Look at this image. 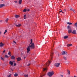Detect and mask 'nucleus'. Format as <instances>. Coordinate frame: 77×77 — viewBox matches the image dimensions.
Wrapping results in <instances>:
<instances>
[{
  "label": "nucleus",
  "mask_w": 77,
  "mask_h": 77,
  "mask_svg": "<svg viewBox=\"0 0 77 77\" xmlns=\"http://www.w3.org/2000/svg\"><path fill=\"white\" fill-rule=\"evenodd\" d=\"M35 48V45L34 43H33L32 44H30L29 46L27 48V53H29V51L31 49H34Z\"/></svg>",
  "instance_id": "nucleus-2"
},
{
  "label": "nucleus",
  "mask_w": 77,
  "mask_h": 77,
  "mask_svg": "<svg viewBox=\"0 0 77 77\" xmlns=\"http://www.w3.org/2000/svg\"><path fill=\"white\" fill-rule=\"evenodd\" d=\"M74 77H77V76H76L75 75V76H74Z\"/></svg>",
  "instance_id": "nucleus-48"
},
{
  "label": "nucleus",
  "mask_w": 77,
  "mask_h": 77,
  "mask_svg": "<svg viewBox=\"0 0 77 77\" xmlns=\"http://www.w3.org/2000/svg\"><path fill=\"white\" fill-rule=\"evenodd\" d=\"M51 54L50 55V57H51V59L50 60H48V61L45 63V67L48 66H49L51 63V60L53 58V53L51 52Z\"/></svg>",
  "instance_id": "nucleus-1"
},
{
  "label": "nucleus",
  "mask_w": 77,
  "mask_h": 77,
  "mask_svg": "<svg viewBox=\"0 0 77 77\" xmlns=\"http://www.w3.org/2000/svg\"><path fill=\"white\" fill-rule=\"evenodd\" d=\"M11 74H10L8 76V77H11Z\"/></svg>",
  "instance_id": "nucleus-34"
},
{
  "label": "nucleus",
  "mask_w": 77,
  "mask_h": 77,
  "mask_svg": "<svg viewBox=\"0 0 77 77\" xmlns=\"http://www.w3.org/2000/svg\"><path fill=\"white\" fill-rule=\"evenodd\" d=\"M4 44L2 42H1L0 44V47H3L4 45Z\"/></svg>",
  "instance_id": "nucleus-8"
},
{
  "label": "nucleus",
  "mask_w": 77,
  "mask_h": 77,
  "mask_svg": "<svg viewBox=\"0 0 77 77\" xmlns=\"http://www.w3.org/2000/svg\"><path fill=\"white\" fill-rule=\"evenodd\" d=\"M16 65V63H14V66H15Z\"/></svg>",
  "instance_id": "nucleus-38"
},
{
  "label": "nucleus",
  "mask_w": 77,
  "mask_h": 77,
  "mask_svg": "<svg viewBox=\"0 0 77 77\" xmlns=\"http://www.w3.org/2000/svg\"><path fill=\"white\" fill-rule=\"evenodd\" d=\"M62 55H65V54H66V55H67L68 54L67 53V52L66 51H63L62 52Z\"/></svg>",
  "instance_id": "nucleus-4"
},
{
  "label": "nucleus",
  "mask_w": 77,
  "mask_h": 77,
  "mask_svg": "<svg viewBox=\"0 0 77 77\" xmlns=\"http://www.w3.org/2000/svg\"><path fill=\"white\" fill-rule=\"evenodd\" d=\"M64 11H65V12H66V10L64 9Z\"/></svg>",
  "instance_id": "nucleus-45"
},
{
  "label": "nucleus",
  "mask_w": 77,
  "mask_h": 77,
  "mask_svg": "<svg viewBox=\"0 0 77 77\" xmlns=\"http://www.w3.org/2000/svg\"><path fill=\"white\" fill-rule=\"evenodd\" d=\"M1 33H2V32L0 31V34H1Z\"/></svg>",
  "instance_id": "nucleus-47"
},
{
  "label": "nucleus",
  "mask_w": 77,
  "mask_h": 77,
  "mask_svg": "<svg viewBox=\"0 0 77 77\" xmlns=\"http://www.w3.org/2000/svg\"><path fill=\"white\" fill-rule=\"evenodd\" d=\"M5 57H6V58H8L9 57L7 55H5Z\"/></svg>",
  "instance_id": "nucleus-32"
},
{
  "label": "nucleus",
  "mask_w": 77,
  "mask_h": 77,
  "mask_svg": "<svg viewBox=\"0 0 77 77\" xmlns=\"http://www.w3.org/2000/svg\"><path fill=\"white\" fill-rule=\"evenodd\" d=\"M5 50H4V51H3V53H5Z\"/></svg>",
  "instance_id": "nucleus-40"
},
{
  "label": "nucleus",
  "mask_w": 77,
  "mask_h": 77,
  "mask_svg": "<svg viewBox=\"0 0 77 77\" xmlns=\"http://www.w3.org/2000/svg\"><path fill=\"white\" fill-rule=\"evenodd\" d=\"M21 26V24H19L18 25H16V27H20Z\"/></svg>",
  "instance_id": "nucleus-12"
},
{
  "label": "nucleus",
  "mask_w": 77,
  "mask_h": 77,
  "mask_svg": "<svg viewBox=\"0 0 77 77\" xmlns=\"http://www.w3.org/2000/svg\"><path fill=\"white\" fill-rule=\"evenodd\" d=\"M14 77H17V76H18V74L17 73H15L14 75Z\"/></svg>",
  "instance_id": "nucleus-26"
},
{
  "label": "nucleus",
  "mask_w": 77,
  "mask_h": 77,
  "mask_svg": "<svg viewBox=\"0 0 77 77\" xmlns=\"http://www.w3.org/2000/svg\"><path fill=\"white\" fill-rule=\"evenodd\" d=\"M54 74L53 72H49L48 73V75L49 77H51Z\"/></svg>",
  "instance_id": "nucleus-3"
},
{
  "label": "nucleus",
  "mask_w": 77,
  "mask_h": 77,
  "mask_svg": "<svg viewBox=\"0 0 77 77\" xmlns=\"http://www.w3.org/2000/svg\"><path fill=\"white\" fill-rule=\"evenodd\" d=\"M13 42H14V44H16V42H15V41H14Z\"/></svg>",
  "instance_id": "nucleus-36"
},
{
  "label": "nucleus",
  "mask_w": 77,
  "mask_h": 77,
  "mask_svg": "<svg viewBox=\"0 0 77 77\" xmlns=\"http://www.w3.org/2000/svg\"><path fill=\"white\" fill-rule=\"evenodd\" d=\"M60 76H61V77H63V75H60Z\"/></svg>",
  "instance_id": "nucleus-42"
},
{
  "label": "nucleus",
  "mask_w": 77,
  "mask_h": 77,
  "mask_svg": "<svg viewBox=\"0 0 77 77\" xmlns=\"http://www.w3.org/2000/svg\"><path fill=\"white\" fill-rule=\"evenodd\" d=\"M8 21H9V19L8 18L6 19L5 20L6 23H8Z\"/></svg>",
  "instance_id": "nucleus-19"
},
{
  "label": "nucleus",
  "mask_w": 77,
  "mask_h": 77,
  "mask_svg": "<svg viewBox=\"0 0 77 77\" xmlns=\"http://www.w3.org/2000/svg\"><path fill=\"white\" fill-rule=\"evenodd\" d=\"M17 61H20V60H21V58H20V57H18V58H17Z\"/></svg>",
  "instance_id": "nucleus-10"
},
{
  "label": "nucleus",
  "mask_w": 77,
  "mask_h": 77,
  "mask_svg": "<svg viewBox=\"0 0 77 77\" xmlns=\"http://www.w3.org/2000/svg\"><path fill=\"white\" fill-rule=\"evenodd\" d=\"M3 6H5V4L0 5V8H2Z\"/></svg>",
  "instance_id": "nucleus-11"
},
{
  "label": "nucleus",
  "mask_w": 77,
  "mask_h": 77,
  "mask_svg": "<svg viewBox=\"0 0 77 77\" xmlns=\"http://www.w3.org/2000/svg\"><path fill=\"white\" fill-rule=\"evenodd\" d=\"M26 11H27V10L26 9H25L23 11V12H26Z\"/></svg>",
  "instance_id": "nucleus-28"
},
{
  "label": "nucleus",
  "mask_w": 77,
  "mask_h": 77,
  "mask_svg": "<svg viewBox=\"0 0 77 77\" xmlns=\"http://www.w3.org/2000/svg\"><path fill=\"white\" fill-rule=\"evenodd\" d=\"M72 29H68V32L69 33H72Z\"/></svg>",
  "instance_id": "nucleus-7"
},
{
  "label": "nucleus",
  "mask_w": 77,
  "mask_h": 77,
  "mask_svg": "<svg viewBox=\"0 0 77 77\" xmlns=\"http://www.w3.org/2000/svg\"><path fill=\"white\" fill-rule=\"evenodd\" d=\"M75 11V10L74 9H73V11H73V12L74 13H75V11Z\"/></svg>",
  "instance_id": "nucleus-35"
},
{
  "label": "nucleus",
  "mask_w": 77,
  "mask_h": 77,
  "mask_svg": "<svg viewBox=\"0 0 77 77\" xmlns=\"http://www.w3.org/2000/svg\"><path fill=\"white\" fill-rule=\"evenodd\" d=\"M24 59H26V57H24Z\"/></svg>",
  "instance_id": "nucleus-44"
},
{
  "label": "nucleus",
  "mask_w": 77,
  "mask_h": 77,
  "mask_svg": "<svg viewBox=\"0 0 77 77\" xmlns=\"http://www.w3.org/2000/svg\"><path fill=\"white\" fill-rule=\"evenodd\" d=\"M72 33L73 34H75V35L77 34V33H76V31L75 30H73V31L72 32Z\"/></svg>",
  "instance_id": "nucleus-6"
},
{
  "label": "nucleus",
  "mask_w": 77,
  "mask_h": 77,
  "mask_svg": "<svg viewBox=\"0 0 77 77\" xmlns=\"http://www.w3.org/2000/svg\"><path fill=\"white\" fill-rule=\"evenodd\" d=\"M60 63H56L55 64V66H57V67H59L60 65Z\"/></svg>",
  "instance_id": "nucleus-5"
},
{
  "label": "nucleus",
  "mask_w": 77,
  "mask_h": 77,
  "mask_svg": "<svg viewBox=\"0 0 77 77\" xmlns=\"http://www.w3.org/2000/svg\"><path fill=\"white\" fill-rule=\"evenodd\" d=\"M8 55H9L10 56H11V52L10 51H9L8 53Z\"/></svg>",
  "instance_id": "nucleus-24"
},
{
  "label": "nucleus",
  "mask_w": 77,
  "mask_h": 77,
  "mask_svg": "<svg viewBox=\"0 0 77 77\" xmlns=\"http://www.w3.org/2000/svg\"><path fill=\"white\" fill-rule=\"evenodd\" d=\"M67 46L68 47H70V46H72V44H68L67 45Z\"/></svg>",
  "instance_id": "nucleus-22"
},
{
  "label": "nucleus",
  "mask_w": 77,
  "mask_h": 77,
  "mask_svg": "<svg viewBox=\"0 0 77 77\" xmlns=\"http://www.w3.org/2000/svg\"><path fill=\"white\" fill-rule=\"evenodd\" d=\"M14 2H15V3H17V1H14Z\"/></svg>",
  "instance_id": "nucleus-39"
},
{
  "label": "nucleus",
  "mask_w": 77,
  "mask_h": 77,
  "mask_svg": "<svg viewBox=\"0 0 77 77\" xmlns=\"http://www.w3.org/2000/svg\"><path fill=\"white\" fill-rule=\"evenodd\" d=\"M2 20H0V22H2Z\"/></svg>",
  "instance_id": "nucleus-46"
},
{
  "label": "nucleus",
  "mask_w": 77,
  "mask_h": 77,
  "mask_svg": "<svg viewBox=\"0 0 77 77\" xmlns=\"http://www.w3.org/2000/svg\"><path fill=\"white\" fill-rule=\"evenodd\" d=\"M15 18H18L20 17V16H19V15H16L15 16Z\"/></svg>",
  "instance_id": "nucleus-15"
},
{
  "label": "nucleus",
  "mask_w": 77,
  "mask_h": 77,
  "mask_svg": "<svg viewBox=\"0 0 77 77\" xmlns=\"http://www.w3.org/2000/svg\"><path fill=\"white\" fill-rule=\"evenodd\" d=\"M67 24H69V25H71L72 24V23L69 22H68L67 23Z\"/></svg>",
  "instance_id": "nucleus-13"
},
{
  "label": "nucleus",
  "mask_w": 77,
  "mask_h": 77,
  "mask_svg": "<svg viewBox=\"0 0 77 77\" xmlns=\"http://www.w3.org/2000/svg\"><path fill=\"white\" fill-rule=\"evenodd\" d=\"M30 65V64H29L28 65H27V66H29Z\"/></svg>",
  "instance_id": "nucleus-41"
},
{
  "label": "nucleus",
  "mask_w": 77,
  "mask_h": 77,
  "mask_svg": "<svg viewBox=\"0 0 77 77\" xmlns=\"http://www.w3.org/2000/svg\"><path fill=\"white\" fill-rule=\"evenodd\" d=\"M22 2V0H20L19 1V4L20 5H21V2Z\"/></svg>",
  "instance_id": "nucleus-16"
},
{
  "label": "nucleus",
  "mask_w": 77,
  "mask_h": 77,
  "mask_svg": "<svg viewBox=\"0 0 77 77\" xmlns=\"http://www.w3.org/2000/svg\"><path fill=\"white\" fill-rule=\"evenodd\" d=\"M63 59H64V60H66L67 59L66 57H65V56L63 57Z\"/></svg>",
  "instance_id": "nucleus-29"
},
{
  "label": "nucleus",
  "mask_w": 77,
  "mask_h": 77,
  "mask_svg": "<svg viewBox=\"0 0 77 77\" xmlns=\"http://www.w3.org/2000/svg\"><path fill=\"white\" fill-rule=\"evenodd\" d=\"M45 74L44 75H43V76H44V75H45Z\"/></svg>",
  "instance_id": "nucleus-49"
},
{
  "label": "nucleus",
  "mask_w": 77,
  "mask_h": 77,
  "mask_svg": "<svg viewBox=\"0 0 77 77\" xmlns=\"http://www.w3.org/2000/svg\"><path fill=\"white\" fill-rule=\"evenodd\" d=\"M2 1L3 0H2Z\"/></svg>",
  "instance_id": "nucleus-52"
},
{
  "label": "nucleus",
  "mask_w": 77,
  "mask_h": 77,
  "mask_svg": "<svg viewBox=\"0 0 77 77\" xmlns=\"http://www.w3.org/2000/svg\"><path fill=\"white\" fill-rule=\"evenodd\" d=\"M6 32H7V29H6V30H5V32L4 33V35H5V34H6Z\"/></svg>",
  "instance_id": "nucleus-30"
},
{
  "label": "nucleus",
  "mask_w": 77,
  "mask_h": 77,
  "mask_svg": "<svg viewBox=\"0 0 77 77\" xmlns=\"http://www.w3.org/2000/svg\"><path fill=\"white\" fill-rule=\"evenodd\" d=\"M73 10H74V9H72V8H71V9H70V10H71V11H73Z\"/></svg>",
  "instance_id": "nucleus-37"
},
{
  "label": "nucleus",
  "mask_w": 77,
  "mask_h": 77,
  "mask_svg": "<svg viewBox=\"0 0 77 77\" xmlns=\"http://www.w3.org/2000/svg\"><path fill=\"white\" fill-rule=\"evenodd\" d=\"M67 28L68 29H71V26H70L69 25H68L67 26Z\"/></svg>",
  "instance_id": "nucleus-18"
},
{
  "label": "nucleus",
  "mask_w": 77,
  "mask_h": 77,
  "mask_svg": "<svg viewBox=\"0 0 77 77\" xmlns=\"http://www.w3.org/2000/svg\"><path fill=\"white\" fill-rule=\"evenodd\" d=\"M25 77H28V75L27 74V75H24Z\"/></svg>",
  "instance_id": "nucleus-33"
},
{
  "label": "nucleus",
  "mask_w": 77,
  "mask_h": 77,
  "mask_svg": "<svg viewBox=\"0 0 77 77\" xmlns=\"http://www.w3.org/2000/svg\"><path fill=\"white\" fill-rule=\"evenodd\" d=\"M30 41H31V42H30V44H33V43H32V42H33V41L32 40V39H31L30 40Z\"/></svg>",
  "instance_id": "nucleus-25"
},
{
  "label": "nucleus",
  "mask_w": 77,
  "mask_h": 77,
  "mask_svg": "<svg viewBox=\"0 0 77 77\" xmlns=\"http://www.w3.org/2000/svg\"><path fill=\"white\" fill-rule=\"evenodd\" d=\"M68 37V36H64V39H67Z\"/></svg>",
  "instance_id": "nucleus-23"
},
{
  "label": "nucleus",
  "mask_w": 77,
  "mask_h": 77,
  "mask_svg": "<svg viewBox=\"0 0 77 77\" xmlns=\"http://www.w3.org/2000/svg\"><path fill=\"white\" fill-rule=\"evenodd\" d=\"M1 60H4V58H3V57H1Z\"/></svg>",
  "instance_id": "nucleus-31"
},
{
  "label": "nucleus",
  "mask_w": 77,
  "mask_h": 77,
  "mask_svg": "<svg viewBox=\"0 0 77 77\" xmlns=\"http://www.w3.org/2000/svg\"><path fill=\"white\" fill-rule=\"evenodd\" d=\"M15 57H14V56H11V59H15Z\"/></svg>",
  "instance_id": "nucleus-17"
},
{
  "label": "nucleus",
  "mask_w": 77,
  "mask_h": 77,
  "mask_svg": "<svg viewBox=\"0 0 77 77\" xmlns=\"http://www.w3.org/2000/svg\"><path fill=\"white\" fill-rule=\"evenodd\" d=\"M67 71L68 74H69H69H70V73L71 72H70V71L69 70H67Z\"/></svg>",
  "instance_id": "nucleus-20"
},
{
  "label": "nucleus",
  "mask_w": 77,
  "mask_h": 77,
  "mask_svg": "<svg viewBox=\"0 0 77 77\" xmlns=\"http://www.w3.org/2000/svg\"><path fill=\"white\" fill-rule=\"evenodd\" d=\"M10 64V65H13L14 64V63H13V62H12V61H10L9 62Z\"/></svg>",
  "instance_id": "nucleus-14"
},
{
  "label": "nucleus",
  "mask_w": 77,
  "mask_h": 77,
  "mask_svg": "<svg viewBox=\"0 0 77 77\" xmlns=\"http://www.w3.org/2000/svg\"><path fill=\"white\" fill-rule=\"evenodd\" d=\"M60 12H62V11H60Z\"/></svg>",
  "instance_id": "nucleus-43"
},
{
  "label": "nucleus",
  "mask_w": 77,
  "mask_h": 77,
  "mask_svg": "<svg viewBox=\"0 0 77 77\" xmlns=\"http://www.w3.org/2000/svg\"><path fill=\"white\" fill-rule=\"evenodd\" d=\"M29 11V10H28V11Z\"/></svg>",
  "instance_id": "nucleus-51"
},
{
  "label": "nucleus",
  "mask_w": 77,
  "mask_h": 77,
  "mask_svg": "<svg viewBox=\"0 0 77 77\" xmlns=\"http://www.w3.org/2000/svg\"><path fill=\"white\" fill-rule=\"evenodd\" d=\"M24 19H26V15L25 14L24 16Z\"/></svg>",
  "instance_id": "nucleus-27"
},
{
  "label": "nucleus",
  "mask_w": 77,
  "mask_h": 77,
  "mask_svg": "<svg viewBox=\"0 0 77 77\" xmlns=\"http://www.w3.org/2000/svg\"><path fill=\"white\" fill-rule=\"evenodd\" d=\"M62 13H63V14H64V12H62Z\"/></svg>",
  "instance_id": "nucleus-50"
},
{
  "label": "nucleus",
  "mask_w": 77,
  "mask_h": 77,
  "mask_svg": "<svg viewBox=\"0 0 77 77\" xmlns=\"http://www.w3.org/2000/svg\"><path fill=\"white\" fill-rule=\"evenodd\" d=\"M43 71H46L47 69V68H43Z\"/></svg>",
  "instance_id": "nucleus-21"
},
{
  "label": "nucleus",
  "mask_w": 77,
  "mask_h": 77,
  "mask_svg": "<svg viewBox=\"0 0 77 77\" xmlns=\"http://www.w3.org/2000/svg\"><path fill=\"white\" fill-rule=\"evenodd\" d=\"M74 26L76 27V30H77V22L75 23L74 24Z\"/></svg>",
  "instance_id": "nucleus-9"
}]
</instances>
